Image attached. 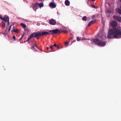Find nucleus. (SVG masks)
I'll return each mask as SVG.
<instances>
[{
	"instance_id": "nucleus-1",
	"label": "nucleus",
	"mask_w": 121,
	"mask_h": 121,
	"mask_svg": "<svg viewBox=\"0 0 121 121\" xmlns=\"http://www.w3.org/2000/svg\"><path fill=\"white\" fill-rule=\"evenodd\" d=\"M107 37L108 39L119 38L121 37V28L118 27L117 29H113L109 31Z\"/></svg>"
},
{
	"instance_id": "nucleus-2",
	"label": "nucleus",
	"mask_w": 121,
	"mask_h": 121,
	"mask_svg": "<svg viewBox=\"0 0 121 121\" xmlns=\"http://www.w3.org/2000/svg\"><path fill=\"white\" fill-rule=\"evenodd\" d=\"M93 40L95 44L99 46H103L106 44V43L105 42L99 40L98 39H94Z\"/></svg>"
},
{
	"instance_id": "nucleus-3",
	"label": "nucleus",
	"mask_w": 121,
	"mask_h": 121,
	"mask_svg": "<svg viewBox=\"0 0 121 121\" xmlns=\"http://www.w3.org/2000/svg\"><path fill=\"white\" fill-rule=\"evenodd\" d=\"M41 36V32H34L31 34L30 36L28 38L27 41H29L31 38L34 37L36 38Z\"/></svg>"
},
{
	"instance_id": "nucleus-4",
	"label": "nucleus",
	"mask_w": 121,
	"mask_h": 121,
	"mask_svg": "<svg viewBox=\"0 0 121 121\" xmlns=\"http://www.w3.org/2000/svg\"><path fill=\"white\" fill-rule=\"evenodd\" d=\"M41 36L43 35H48L49 34H53V30H50L49 32L46 31H42L41 32Z\"/></svg>"
},
{
	"instance_id": "nucleus-5",
	"label": "nucleus",
	"mask_w": 121,
	"mask_h": 121,
	"mask_svg": "<svg viewBox=\"0 0 121 121\" xmlns=\"http://www.w3.org/2000/svg\"><path fill=\"white\" fill-rule=\"evenodd\" d=\"M104 38H106V36L105 34H103L102 32H100V33L98 34V37L99 38L102 39H103L104 38Z\"/></svg>"
},
{
	"instance_id": "nucleus-6",
	"label": "nucleus",
	"mask_w": 121,
	"mask_h": 121,
	"mask_svg": "<svg viewBox=\"0 0 121 121\" xmlns=\"http://www.w3.org/2000/svg\"><path fill=\"white\" fill-rule=\"evenodd\" d=\"M113 17L117 21L120 22L121 21V17L117 16H114Z\"/></svg>"
},
{
	"instance_id": "nucleus-7",
	"label": "nucleus",
	"mask_w": 121,
	"mask_h": 121,
	"mask_svg": "<svg viewBox=\"0 0 121 121\" xmlns=\"http://www.w3.org/2000/svg\"><path fill=\"white\" fill-rule=\"evenodd\" d=\"M2 20L4 21L5 22H8V25H9V18L8 16H7L6 18L3 17Z\"/></svg>"
},
{
	"instance_id": "nucleus-8",
	"label": "nucleus",
	"mask_w": 121,
	"mask_h": 121,
	"mask_svg": "<svg viewBox=\"0 0 121 121\" xmlns=\"http://www.w3.org/2000/svg\"><path fill=\"white\" fill-rule=\"evenodd\" d=\"M61 33V31L59 29H56L53 30V34H59Z\"/></svg>"
},
{
	"instance_id": "nucleus-9",
	"label": "nucleus",
	"mask_w": 121,
	"mask_h": 121,
	"mask_svg": "<svg viewBox=\"0 0 121 121\" xmlns=\"http://www.w3.org/2000/svg\"><path fill=\"white\" fill-rule=\"evenodd\" d=\"M111 25L113 27H115L116 26L117 23L115 21H112L111 22Z\"/></svg>"
},
{
	"instance_id": "nucleus-10",
	"label": "nucleus",
	"mask_w": 121,
	"mask_h": 121,
	"mask_svg": "<svg viewBox=\"0 0 121 121\" xmlns=\"http://www.w3.org/2000/svg\"><path fill=\"white\" fill-rule=\"evenodd\" d=\"M96 21V20H93L92 21L90 22L88 24V26H90L92 24H93L95 23Z\"/></svg>"
},
{
	"instance_id": "nucleus-11",
	"label": "nucleus",
	"mask_w": 121,
	"mask_h": 121,
	"mask_svg": "<svg viewBox=\"0 0 121 121\" xmlns=\"http://www.w3.org/2000/svg\"><path fill=\"white\" fill-rule=\"evenodd\" d=\"M65 4L66 5L68 6L70 4V2L68 0H66L65 1Z\"/></svg>"
},
{
	"instance_id": "nucleus-12",
	"label": "nucleus",
	"mask_w": 121,
	"mask_h": 121,
	"mask_svg": "<svg viewBox=\"0 0 121 121\" xmlns=\"http://www.w3.org/2000/svg\"><path fill=\"white\" fill-rule=\"evenodd\" d=\"M21 25L24 28H25L26 27V25L24 23H21Z\"/></svg>"
},
{
	"instance_id": "nucleus-13",
	"label": "nucleus",
	"mask_w": 121,
	"mask_h": 121,
	"mask_svg": "<svg viewBox=\"0 0 121 121\" xmlns=\"http://www.w3.org/2000/svg\"><path fill=\"white\" fill-rule=\"evenodd\" d=\"M82 20L85 21H86L87 20V18L86 16H84L83 17Z\"/></svg>"
},
{
	"instance_id": "nucleus-14",
	"label": "nucleus",
	"mask_w": 121,
	"mask_h": 121,
	"mask_svg": "<svg viewBox=\"0 0 121 121\" xmlns=\"http://www.w3.org/2000/svg\"><path fill=\"white\" fill-rule=\"evenodd\" d=\"M2 26L4 28L5 27V23L3 22H2Z\"/></svg>"
},
{
	"instance_id": "nucleus-15",
	"label": "nucleus",
	"mask_w": 121,
	"mask_h": 121,
	"mask_svg": "<svg viewBox=\"0 0 121 121\" xmlns=\"http://www.w3.org/2000/svg\"><path fill=\"white\" fill-rule=\"evenodd\" d=\"M49 23L50 24L53 25V19H52L50 20Z\"/></svg>"
},
{
	"instance_id": "nucleus-16",
	"label": "nucleus",
	"mask_w": 121,
	"mask_h": 121,
	"mask_svg": "<svg viewBox=\"0 0 121 121\" xmlns=\"http://www.w3.org/2000/svg\"><path fill=\"white\" fill-rule=\"evenodd\" d=\"M31 49H32L33 50H34L35 51H37V50L35 49L34 46H33L31 48Z\"/></svg>"
},
{
	"instance_id": "nucleus-17",
	"label": "nucleus",
	"mask_w": 121,
	"mask_h": 121,
	"mask_svg": "<svg viewBox=\"0 0 121 121\" xmlns=\"http://www.w3.org/2000/svg\"><path fill=\"white\" fill-rule=\"evenodd\" d=\"M49 6L51 8H53V2L50 3L49 4Z\"/></svg>"
},
{
	"instance_id": "nucleus-18",
	"label": "nucleus",
	"mask_w": 121,
	"mask_h": 121,
	"mask_svg": "<svg viewBox=\"0 0 121 121\" xmlns=\"http://www.w3.org/2000/svg\"><path fill=\"white\" fill-rule=\"evenodd\" d=\"M50 49L51 50H50L49 51V52L48 51V52H52L53 51H52V50L53 49V46H50Z\"/></svg>"
},
{
	"instance_id": "nucleus-19",
	"label": "nucleus",
	"mask_w": 121,
	"mask_h": 121,
	"mask_svg": "<svg viewBox=\"0 0 121 121\" xmlns=\"http://www.w3.org/2000/svg\"><path fill=\"white\" fill-rule=\"evenodd\" d=\"M13 30V31L16 33H18L19 31V30L18 29H16L15 30L14 29Z\"/></svg>"
},
{
	"instance_id": "nucleus-20",
	"label": "nucleus",
	"mask_w": 121,
	"mask_h": 121,
	"mask_svg": "<svg viewBox=\"0 0 121 121\" xmlns=\"http://www.w3.org/2000/svg\"><path fill=\"white\" fill-rule=\"evenodd\" d=\"M117 11L119 13L121 14V10L120 9H118Z\"/></svg>"
},
{
	"instance_id": "nucleus-21",
	"label": "nucleus",
	"mask_w": 121,
	"mask_h": 121,
	"mask_svg": "<svg viewBox=\"0 0 121 121\" xmlns=\"http://www.w3.org/2000/svg\"><path fill=\"white\" fill-rule=\"evenodd\" d=\"M43 3H40L39 4V6L40 7H42L43 6Z\"/></svg>"
},
{
	"instance_id": "nucleus-22",
	"label": "nucleus",
	"mask_w": 121,
	"mask_h": 121,
	"mask_svg": "<svg viewBox=\"0 0 121 121\" xmlns=\"http://www.w3.org/2000/svg\"><path fill=\"white\" fill-rule=\"evenodd\" d=\"M61 32H63L64 33H67L68 32V31L67 30H61Z\"/></svg>"
},
{
	"instance_id": "nucleus-23",
	"label": "nucleus",
	"mask_w": 121,
	"mask_h": 121,
	"mask_svg": "<svg viewBox=\"0 0 121 121\" xmlns=\"http://www.w3.org/2000/svg\"><path fill=\"white\" fill-rule=\"evenodd\" d=\"M33 9L35 11L37 9V8H37V7H35L34 5L33 6Z\"/></svg>"
},
{
	"instance_id": "nucleus-24",
	"label": "nucleus",
	"mask_w": 121,
	"mask_h": 121,
	"mask_svg": "<svg viewBox=\"0 0 121 121\" xmlns=\"http://www.w3.org/2000/svg\"><path fill=\"white\" fill-rule=\"evenodd\" d=\"M36 7H37L38 8V7H39V4L38 3H36L34 5Z\"/></svg>"
},
{
	"instance_id": "nucleus-25",
	"label": "nucleus",
	"mask_w": 121,
	"mask_h": 121,
	"mask_svg": "<svg viewBox=\"0 0 121 121\" xmlns=\"http://www.w3.org/2000/svg\"><path fill=\"white\" fill-rule=\"evenodd\" d=\"M54 45L55 47H57L58 49H59L60 48L58 47V46H57L56 44H55Z\"/></svg>"
},
{
	"instance_id": "nucleus-26",
	"label": "nucleus",
	"mask_w": 121,
	"mask_h": 121,
	"mask_svg": "<svg viewBox=\"0 0 121 121\" xmlns=\"http://www.w3.org/2000/svg\"><path fill=\"white\" fill-rule=\"evenodd\" d=\"M77 41H79L80 40V38L78 37L77 38Z\"/></svg>"
},
{
	"instance_id": "nucleus-27",
	"label": "nucleus",
	"mask_w": 121,
	"mask_h": 121,
	"mask_svg": "<svg viewBox=\"0 0 121 121\" xmlns=\"http://www.w3.org/2000/svg\"><path fill=\"white\" fill-rule=\"evenodd\" d=\"M56 21L55 20H53V25H56Z\"/></svg>"
},
{
	"instance_id": "nucleus-28",
	"label": "nucleus",
	"mask_w": 121,
	"mask_h": 121,
	"mask_svg": "<svg viewBox=\"0 0 121 121\" xmlns=\"http://www.w3.org/2000/svg\"><path fill=\"white\" fill-rule=\"evenodd\" d=\"M36 48H39V47L36 44H34Z\"/></svg>"
},
{
	"instance_id": "nucleus-29",
	"label": "nucleus",
	"mask_w": 121,
	"mask_h": 121,
	"mask_svg": "<svg viewBox=\"0 0 121 121\" xmlns=\"http://www.w3.org/2000/svg\"><path fill=\"white\" fill-rule=\"evenodd\" d=\"M11 26H11L9 27V31H10L11 30Z\"/></svg>"
},
{
	"instance_id": "nucleus-30",
	"label": "nucleus",
	"mask_w": 121,
	"mask_h": 121,
	"mask_svg": "<svg viewBox=\"0 0 121 121\" xmlns=\"http://www.w3.org/2000/svg\"><path fill=\"white\" fill-rule=\"evenodd\" d=\"M56 4L55 3H53V8H55L56 7Z\"/></svg>"
},
{
	"instance_id": "nucleus-31",
	"label": "nucleus",
	"mask_w": 121,
	"mask_h": 121,
	"mask_svg": "<svg viewBox=\"0 0 121 121\" xmlns=\"http://www.w3.org/2000/svg\"><path fill=\"white\" fill-rule=\"evenodd\" d=\"M1 34H3L4 35L6 36V33H4L3 32H2L1 33Z\"/></svg>"
},
{
	"instance_id": "nucleus-32",
	"label": "nucleus",
	"mask_w": 121,
	"mask_h": 121,
	"mask_svg": "<svg viewBox=\"0 0 121 121\" xmlns=\"http://www.w3.org/2000/svg\"><path fill=\"white\" fill-rule=\"evenodd\" d=\"M68 42H65V45H67L68 44Z\"/></svg>"
},
{
	"instance_id": "nucleus-33",
	"label": "nucleus",
	"mask_w": 121,
	"mask_h": 121,
	"mask_svg": "<svg viewBox=\"0 0 121 121\" xmlns=\"http://www.w3.org/2000/svg\"><path fill=\"white\" fill-rule=\"evenodd\" d=\"M13 38L14 39H15L16 38L15 36L14 35L13 36Z\"/></svg>"
},
{
	"instance_id": "nucleus-34",
	"label": "nucleus",
	"mask_w": 121,
	"mask_h": 121,
	"mask_svg": "<svg viewBox=\"0 0 121 121\" xmlns=\"http://www.w3.org/2000/svg\"><path fill=\"white\" fill-rule=\"evenodd\" d=\"M92 7L95 8V6L94 5H91Z\"/></svg>"
},
{
	"instance_id": "nucleus-35",
	"label": "nucleus",
	"mask_w": 121,
	"mask_h": 121,
	"mask_svg": "<svg viewBox=\"0 0 121 121\" xmlns=\"http://www.w3.org/2000/svg\"><path fill=\"white\" fill-rule=\"evenodd\" d=\"M0 18L2 20L3 17H2L0 15Z\"/></svg>"
},
{
	"instance_id": "nucleus-36",
	"label": "nucleus",
	"mask_w": 121,
	"mask_h": 121,
	"mask_svg": "<svg viewBox=\"0 0 121 121\" xmlns=\"http://www.w3.org/2000/svg\"><path fill=\"white\" fill-rule=\"evenodd\" d=\"M47 49L48 50L49 49V48L48 47H47Z\"/></svg>"
},
{
	"instance_id": "nucleus-37",
	"label": "nucleus",
	"mask_w": 121,
	"mask_h": 121,
	"mask_svg": "<svg viewBox=\"0 0 121 121\" xmlns=\"http://www.w3.org/2000/svg\"><path fill=\"white\" fill-rule=\"evenodd\" d=\"M73 39V37H71L70 39L71 40H72Z\"/></svg>"
},
{
	"instance_id": "nucleus-38",
	"label": "nucleus",
	"mask_w": 121,
	"mask_h": 121,
	"mask_svg": "<svg viewBox=\"0 0 121 121\" xmlns=\"http://www.w3.org/2000/svg\"><path fill=\"white\" fill-rule=\"evenodd\" d=\"M92 1H95V0H92Z\"/></svg>"
},
{
	"instance_id": "nucleus-39",
	"label": "nucleus",
	"mask_w": 121,
	"mask_h": 121,
	"mask_svg": "<svg viewBox=\"0 0 121 121\" xmlns=\"http://www.w3.org/2000/svg\"><path fill=\"white\" fill-rule=\"evenodd\" d=\"M41 0V1H42V0Z\"/></svg>"
},
{
	"instance_id": "nucleus-40",
	"label": "nucleus",
	"mask_w": 121,
	"mask_h": 121,
	"mask_svg": "<svg viewBox=\"0 0 121 121\" xmlns=\"http://www.w3.org/2000/svg\"><path fill=\"white\" fill-rule=\"evenodd\" d=\"M120 7L121 9V5L120 6Z\"/></svg>"
},
{
	"instance_id": "nucleus-41",
	"label": "nucleus",
	"mask_w": 121,
	"mask_h": 121,
	"mask_svg": "<svg viewBox=\"0 0 121 121\" xmlns=\"http://www.w3.org/2000/svg\"><path fill=\"white\" fill-rule=\"evenodd\" d=\"M120 0V1H121V0Z\"/></svg>"
},
{
	"instance_id": "nucleus-42",
	"label": "nucleus",
	"mask_w": 121,
	"mask_h": 121,
	"mask_svg": "<svg viewBox=\"0 0 121 121\" xmlns=\"http://www.w3.org/2000/svg\"><path fill=\"white\" fill-rule=\"evenodd\" d=\"M55 51L53 50V52H54V51Z\"/></svg>"
},
{
	"instance_id": "nucleus-43",
	"label": "nucleus",
	"mask_w": 121,
	"mask_h": 121,
	"mask_svg": "<svg viewBox=\"0 0 121 121\" xmlns=\"http://www.w3.org/2000/svg\"><path fill=\"white\" fill-rule=\"evenodd\" d=\"M22 37H21V38H22Z\"/></svg>"
},
{
	"instance_id": "nucleus-44",
	"label": "nucleus",
	"mask_w": 121,
	"mask_h": 121,
	"mask_svg": "<svg viewBox=\"0 0 121 121\" xmlns=\"http://www.w3.org/2000/svg\"><path fill=\"white\" fill-rule=\"evenodd\" d=\"M90 0H88V1H89Z\"/></svg>"
}]
</instances>
